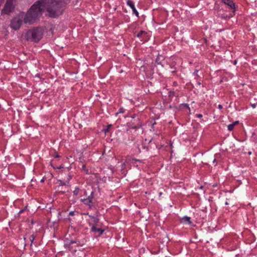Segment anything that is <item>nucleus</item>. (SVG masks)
<instances>
[{
	"mask_svg": "<svg viewBox=\"0 0 257 257\" xmlns=\"http://www.w3.org/2000/svg\"><path fill=\"white\" fill-rule=\"evenodd\" d=\"M94 197V192L92 191L90 195L87 198H89L92 201V198Z\"/></svg>",
	"mask_w": 257,
	"mask_h": 257,
	"instance_id": "f3484780",
	"label": "nucleus"
},
{
	"mask_svg": "<svg viewBox=\"0 0 257 257\" xmlns=\"http://www.w3.org/2000/svg\"><path fill=\"white\" fill-rule=\"evenodd\" d=\"M80 191V189L78 187H76L75 190L73 191V195L75 196H77L79 194Z\"/></svg>",
	"mask_w": 257,
	"mask_h": 257,
	"instance_id": "ddd939ff",
	"label": "nucleus"
},
{
	"mask_svg": "<svg viewBox=\"0 0 257 257\" xmlns=\"http://www.w3.org/2000/svg\"><path fill=\"white\" fill-rule=\"evenodd\" d=\"M222 2L228 6L230 8H234L235 5L232 0H222Z\"/></svg>",
	"mask_w": 257,
	"mask_h": 257,
	"instance_id": "0eeeda50",
	"label": "nucleus"
},
{
	"mask_svg": "<svg viewBox=\"0 0 257 257\" xmlns=\"http://www.w3.org/2000/svg\"><path fill=\"white\" fill-rule=\"evenodd\" d=\"M4 1V0H0V6L3 3Z\"/></svg>",
	"mask_w": 257,
	"mask_h": 257,
	"instance_id": "a878e982",
	"label": "nucleus"
},
{
	"mask_svg": "<svg viewBox=\"0 0 257 257\" xmlns=\"http://www.w3.org/2000/svg\"><path fill=\"white\" fill-rule=\"evenodd\" d=\"M234 63L235 64L236 63V61H234Z\"/></svg>",
	"mask_w": 257,
	"mask_h": 257,
	"instance_id": "cd10ccee",
	"label": "nucleus"
},
{
	"mask_svg": "<svg viewBox=\"0 0 257 257\" xmlns=\"http://www.w3.org/2000/svg\"><path fill=\"white\" fill-rule=\"evenodd\" d=\"M91 221L94 224H96L99 222V219L96 217H91Z\"/></svg>",
	"mask_w": 257,
	"mask_h": 257,
	"instance_id": "f8f14e48",
	"label": "nucleus"
},
{
	"mask_svg": "<svg viewBox=\"0 0 257 257\" xmlns=\"http://www.w3.org/2000/svg\"><path fill=\"white\" fill-rule=\"evenodd\" d=\"M69 215H70V216H73V215H74V214H75V212H74V211H70V212H69Z\"/></svg>",
	"mask_w": 257,
	"mask_h": 257,
	"instance_id": "412c9836",
	"label": "nucleus"
},
{
	"mask_svg": "<svg viewBox=\"0 0 257 257\" xmlns=\"http://www.w3.org/2000/svg\"><path fill=\"white\" fill-rule=\"evenodd\" d=\"M215 162H216V160H215V159H214L213 160V163H215Z\"/></svg>",
	"mask_w": 257,
	"mask_h": 257,
	"instance_id": "bb28decb",
	"label": "nucleus"
},
{
	"mask_svg": "<svg viewBox=\"0 0 257 257\" xmlns=\"http://www.w3.org/2000/svg\"><path fill=\"white\" fill-rule=\"evenodd\" d=\"M181 222L185 224H191V218L190 217L184 216L181 218Z\"/></svg>",
	"mask_w": 257,
	"mask_h": 257,
	"instance_id": "6e6552de",
	"label": "nucleus"
},
{
	"mask_svg": "<svg viewBox=\"0 0 257 257\" xmlns=\"http://www.w3.org/2000/svg\"><path fill=\"white\" fill-rule=\"evenodd\" d=\"M218 107L219 109H222V106L221 104H219Z\"/></svg>",
	"mask_w": 257,
	"mask_h": 257,
	"instance_id": "5701e85b",
	"label": "nucleus"
},
{
	"mask_svg": "<svg viewBox=\"0 0 257 257\" xmlns=\"http://www.w3.org/2000/svg\"><path fill=\"white\" fill-rule=\"evenodd\" d=\"M143 34H146V32L144 31H141L138 34L137 37L139 38H141Z\"/></svg>",
	"mask_w": 257,
	"mask_h": 257,
	"instance_id": "a211bd4d",
	"label": "nucleus"
},
{
	"mask_svg": "<svg viewBox=\"0 0 257 257\" xmlns=\"http://www.w3.org/2000/svg\"><path fill=\"white\" fill-rule=\"evenodd\" d=\"M124 109L123 108H120L119 111L115 113V115L117 116L119 113H123Z\"/></svg>",
	"mask_w": 257,
	"mask_h": 257,
	"instance_id": "dca6fc26",
	"label": "nucleus"
},
{
	"mask_svg": "<svg viewBox=\"0 0 257 257\" xmlns=\"http://www.w3.org/2000/svg\"><path fill=\"white\" fill-rule=\"evenodd\" d=\"M22 24V18L20 17L14 18L11 23V26L14 30H18Z\"/></svg>",
	"mask_w": 257,
	"mask_h": 257,
	"instance_id": "20e7f679",
	"label": "nucleus"
},
{
	"mask_svg": "<svg viewBox=\"0 0 257 257\" xmlns=\"http://www.w3.org/2000/svg\"><path fill=\"white\" fill-rule=\"evenodd\" d=\"M81 201L85 205H88L90 208H91L93 206L92 201L89 200V198L82 199Z\"/></svg>",
	"mask_w": 257,
	"mask_h": 257,
	"instance_id": "423d86ee",
	"label": "nucleus"
},
{
	"mask_svg": "<svg viewBox=\"0 0 257 257\" xmlns=\"http://www.w3.org/2000/svg\"><path fill=\"white\" fill-rule=\"evenodd\" d=\"M83 170L86 172V174L88 173V170L86 169V166L85 165H83L82 166Z\"/></svg>",
	"mask_w": 257,
	"mask_h": 257,
	"instance_id": "aec40b11",
	"label": "nucleus"
},
{
	"mask_svg": "<svg viewBox=\"0 0 257 257\" xmlns=\"http://www.w3.org/2000/svg\"><path fill=\"white\" fill-rule=\"evenodd\" d=\"M70 0H39L35 2L27 13L24 21L25 23H34L45 10L51 17L62 14Z\"/></svg>",
	"mask_w": 257,
	"mask_h": 257,
	"instance_id": "f257e3e1",
	"label": "nucleus"
},
{
	"mask_svg": "<svg viewBox=\"0 0 257 257\" xmlns=\"http://www.w3.org/2000/svg\"><path fill=\"white\" fill-rule=\"evenodd\" d=\"M112 125L109 124L107 125V128L105 130H104L105 133L106 134L107 132H108L109 130V129L111 127Z\"/></svg>",
	"mask_w": 257,
	"mask_h": 257,
	"instance_id": "6ab92c4d",
	"label": "nucleus"
},
{
	"mask_svg": "<svg viewBox=\"0 0 257 257\" xmlns=\"http://www.w3.org/2000/svg\"><path fill=\"white\" fill-rule=\"evenodd\" d=\"M198 72V70H195V71L193 73V74L195 75H197Z\"/></svg>",
	"mask_w": 257,
	"mask_h": 257,
	"instance_id": "4be33fe9",
	"label": "nucleus"
},
{
	"mask_svg": "<svg viewBox=\"0 0 257 257\" xmlns=\"http://www.w3.org/2000/svg\"><path fill=\"white\" fill-rule=\"evenodd\" d=\"M233 124H234V125H236V124L238 123V121H235V122H234L233 123H232Z\"/></svg>",
	"mask_w": 257,
	"mask_h": 257,
	"instance_id": "b1692460",
	"label": "nucleus"
},
{
	"mask_svg": "<svg viewBox=\"0 0 257 257\" xmlns=\"http://www.w3.org/2000/svg\"><path fill=\"white\" fill-rule=\"evenodd\" d=\"M29 239L30 241H31V243H32L35 239V236L34 234H32V235H30Z\"/></svg>",
	"mask_w": 257,
	"mask_h": 257,
	"instance_id": "4468645a",
	"label": "nucleus"
},
{
	"mask_svg": "<svg viewBox=\"0 0 257 257\" xmlns=\"http://www.w3.org/2000/svg\"><path fill=\"white\" fill-rule=\"evenodd\" d=\"M43 30L42 28H36L27 31L26 38L27 40L38 42L42 37Z\"/></svg>",
	"mask_w": 257,
	"mask_h": 257,
	"instance_id": "f03ea898",
	"label": "nucleus"
},
{
	"mask_svg": "<svg viewBox=\"0 0 257 257\" xmlns=\"http://www.w3.org/2000/svg\"><path fill=\"white\" fill-rule=\"evenodd\" d=\"M15 0H7L4 9L2 11L3 14H9L14 8Z\"/></svg>",
	"mask_w": 257,
	"mask_h": 257,
	"instance_id": "7ed1b4c3",
	"label": "nucleus"
},
{
	"mask_svg": "<svg viewBox=\"0 0 257 257\" xmlns=\"http://www.w3.org/2000/svg\"><path fill=\"white\" fill-rule=\"evenodd\" d=\"M126 4L132 9L133 13L135 14L137 17H138L139 13L135 8L134 3L132 1H128Z\"/></svg>",
	"mask_w": 257,
	"mask_h": 257,
	"instance_id": "39448f33",
	"label": "nucleus"
},
{
	"mask_svg": "<svg viewBox=\"0 0 257 257\" xmlns=\"http://www.w3.org/2000/svg\"><path fill=\"white\" fill-rule=\"evenodd\" d=\"M197 117H202V115L201 114H197Z\"/></svg>",
	"mask_w": 257,
	"mask_h": 257,
	"instance_id": "393cba45",
	"label": "nucleus"
},
{
	"mask_svg": "<svg viewBox=\"0 0 257 257\" xmlns=\"http://www.w3.org/2000/svg\"><path fill=\"white\" fill-rule=\"evenodd\" d=\"M73 244H76V245H78L79 243L76 241L71 240L68 243H66L65 245L66 246H68V248H69V249L71 250V245Z\"/></svg>",
	"mask_w": 257,
	"mask_h": 257,
	"instance_id": "9b49d317",
	"label": "nucleus"
},
{
	"mask_svg": "<svg viewBox=\"0 0 257 257\" xmlns=\"http://www.w3.org/2000/svg\"><path fill=\"white\" fill-rule=\"evenodd\" d=\"M91 230L92 231L94 232H98L99 233V234H101L103 232V230L99 228H97L96 226L95 225L92 226L91 228Z\"/></svg>",
	"mask_w": 257,
	"mask_h": 257,
	"instance_id": "1a4fd4ad",
	"label": "nucleus"
},
{
	"mask_svg": "<svg viewBox=\"0 0 257 257\" xmlns=\"http://www.w3.org/2000/svg\"><path fill=\"white\" fill-rule=\"evenodd\" d=\"M250 104L251 106L253 108H255L257 105V100L255 99V98H253V99H250Z\"/></svg>",
	"mask_w": 257,
	"mask_h": 257,
	"instance_id": "9d476101",
	"label": "nucleus"
},
{
	"mask_svg": "<svg viewBox=\"0 0 257 257\" xmlns=\"http://www.w3.org/2000/svg\"><path fill=\"white\" fill-rule=\"evenodd\" d=\"M234 126V124H233V123L229 124L227 126V128L229 131H231L233 130Z\"/></svg>",
	"mask_w": 257,
	"mask_h": 257,
	"instance_id": "2eb2a0df",
	"label": "nucleus"
}]
</instances>
